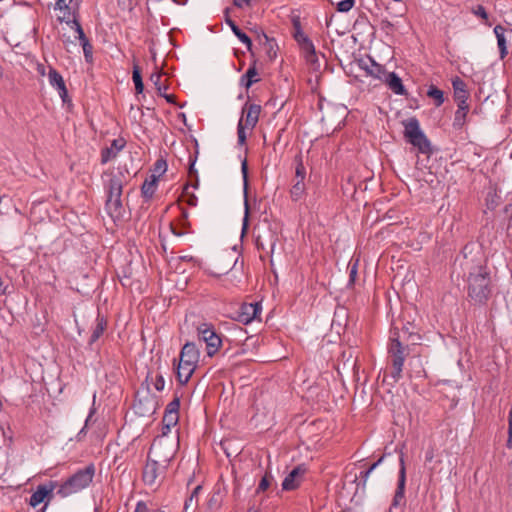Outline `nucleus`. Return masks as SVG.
Returning <instances> with one entry per match:
<instances>
[{
    "instance_id": "obj_1",
    "label": "nucleus",
    "mask_w": 512,
    "mask_h": 512,
    "mask_svg": "<svg viewBox=\"0 0 512 512\" xmlns=\"http://www.w3.org/2000/svg\"><path fill=\"white\" fill-rule=\"evenodd\" d=\"M174 458L173 451L161 442H153L142 471V481L147 486H159Z\"/></svg>"
},
{
    "instance_id": "obj_2",
    "label": "nucleus",
    "mask_w": 512,
    "mask_h": 512,
    "mask_svg": "<svg viewBox=\"0 0 512 512\" xmlns=\"http://www.w3.org/2000/svg\"><path fill=\"white\" fill-rule=\"evenodd\" d=\"M467 282V297L473 305L486 306L493 294L494 285L492 283L490 269H485L478 273H470L463 277Z\"/></svg>"
},
{
    "instance_id": "obj_3",
    "label": "nucleus",
    "mask_w": 512,
    "mask_h": 512,
    "mask_svg": "<svg viewBox=\"0 0 512 512\" xmlns=\"http://www.w3.org/2000/svg\"><path fill=\"white\" fill-rule=\"evenodd\" d=\"M454 267L455 269L457 267L460 268L462 277L489 268L481 246L474 241H470L464 245L460 254L455 258Z\"/></svg>"
},
{
    "instance_id": "obj_4",
    "label": "nucleus",
    "mask_w": 512,
    "mask_h": 512,
    "mask_svg": "<svg viewBox=\"0 0 512 512\" xmlns=\"http://www.w3.org/2000/svg\"><path fill=\"white\" fill-rule=\"evenodd\" d=\"M95 471L93 463H90L85 468L78 469L60 485L57 493L64 498L82 491L92 483Z\"/></svg>"
},
{
    "instance_id": "obj_5",
    "label": "nucleus",
    "mask_w": 512,
    "mask_h": 512,
    "mask_svg": "<svg viewBox=\"0 0 512 512\" xmlns=\"http://www.w3.org/2000/svg\"><path fill=\"white\" fill-rule=\"evenodd\" d=\"M408 350V345L404 346L400 340V333L396 330L391 331L388 354L392 366L389 377L392 379L393 383L398 382L402 377L403 365L408 356Z\"/></svg>"
},
{
    "instance_id": "obj_6",
    "label": "nucleus",
    "mask_w": 512,
    "mask_h": 512,
    "mask_svg": "<svg viewBox=\"0 0 512 512\" xmlns=\"http://www.w3.org/2000/svg\"><path fill=\"white\" fill-rule=\"evenodd\" d=\"M404 137L408 143L417 148L419 153L427 155L433 154V148L430 140L421 130L419 121L416 117H411L403 121Z\"/></svg>"
},
{
    "instance_id": "obj_7",
    "label": "nucleus",
    "mask_w": 512,
    "mask_h": 512,
    "mask_svg": "<svg viewBox=\"0 0 512 512\" xmlns=\"http://www.w3.org/2000/svg\"><path fill=\"white\" fill-rule=\"evenodd\" d=\"M403 447L395 448V451L399 453V475L398 482L395 494L393 496L391 505L389 507L388 512H393L395 509H400V512H403V508L406 504L405 498V485H406V465L404 460V452Z\"/></svg>"
},
{
    "instance_id": "obj_8",
    "label": "nucleus",
    "mask_w": 512,
    "mask_h": 512,
    "mask_svg": "<svg viewBox=\"0 0 512 512\" xmlns=\"http://www.w3.org/2000/svg\"><path fill=\"white\" fill-rule=\"evenodd\" d=\"M196 330L199 340L206 344L207 355L214 356L222 345L221 336L216 332L214 325L203 322L197 326Z\"/></svg>"
},
{
    "instance_id": "obj_9",
    "label": "nucleus",
    "mask_w": 512,
    "mask_h": 512,
    "mask_svg": "<svg viewBox=\"0 0 512 512\" xmlns=\"http://www.w3.org/2000/svg\"><path fill=\"white\" fill-rule=\"evenodd\" d=\"M57 487V482L53 480H49L44 484H40L34 490V508L44 503V506L38 510L37 512H45L49 502L53 499L54 494L53 491Z\"/></svg>"
},
{
    "instance_id": "obj_10",
    "label": "nucleus",
    "mask_w": 512,
    "mask_h": 512,
    "mask_svg": "<svg viewBox=\"0 0 512 512\" xmlns=\"http://www.w3.org/2000/svg\"><path fill=\"white\" fill-rule=\"evenodd\" d=\"M262 311L261 303H242L236 311L235 319L243 324H249L253 320L259 318Z\"/></svg>"
},
{
    "instance_id": "obj_11",
    "label": "nucleus",
    "mask_w": 512,
    "mask_h": 512,
    "mask_svg": "<svg viewBox=\"0 0 512 512\" xmlns=\"http://www.w3.org/2000/svg\"><path fill=\"white\" fill-rule=\"evenodd\" d=\"M241 173L243 177V193H244V217L242 223V233H246L249 227L250 204L248 200L249 178H248V163L245 158L241 162Z\"/></svg>"
},
{
    "instance_id": "obj_12",
    "label": "nucleus",
    "mask_w": 512,
    "mask_h": 512,
    "mask_svg": "<svg viewBox=\"0 0 512 512\" xmlns=\"http://www.w3.org/2000/svg\"><path fill=\"white\" fill-rule=\"evenodd\" d=\"M499 49L500 59L503 60L508 55V43L512 41V29H508L500 24L493 30Z\"/></svg>"
},
{
    "instance_id": "obj_13",
    "label": "nucleus",
    "mask_w": 512,
    "mask_h": 512,
    "mask_svg": "<svg viewBox=\"0 0 512 512\" xmlns=\"http://www.w3.org/2000/svg\"><path fill=\"white\" fill-rule=\"evenodd\" d=\"M358 67L365 71L367 76H370L374 79L380 80L385 76L386 68L385 66L378 64L373 58L368 57L367 60L365 59H358L357 60Z\"/></svg>"
},
{
    "instance_id": "obj_14",
    "label": "nucleus",
    "mask_w": 512,
    "mask_h": 512,
    "mask_svg": "<svg viewBox=\"0 0 512 512\" xmlns=\"http://www.w3.org/2000/svg\"><path fill=\"white\" fill-rule=\"evenodd\" d=\"M261 106L259 104L246 102L242 108L241 117H243L244 126L247 129H254L259 121L261 113Z\"/></svg>"
},
{
    "instance_id": "obj_15",
    "label": "nucleus",
    "mask_w": 512,
    "mask_h": 512,
    "mask_svg": "<svg viewBox=\"0 0 512 512\" xmlns=\"http://www.w3.org/2000/svg\"><path fill=\"white\" fill-rule=\"evenodd\" d=\"M122 195L107 196L105 202V210L107 214L113 219L114 222L122 220L124 216V207L122 204Z\"/></svg>"
},
{
    "instance_id": "obj_16",
    "label": "nucleus",
    "mask_w": 512,
    "mask_h": 512,
    "mask_svg": "<svg viewBox=\"0 0 512 512\" xmlns=\"http://www.w3.org/2000/svg\"><path fill=\"white\" fill-rule=\"evenodd\" d=\"M200 359V351L194 342H186L180 352L179 362L197 367Z\"/></svg>"
},
{
    "instance_id": "obj_17",
    "label": "nucleus",
    "mask_w": 512,
    "mask_h": 512,
    "mask_svg": "<svg viewBox=\"0 0 512 512\" xmlns=\"http://www.w3.org/2000/svg\"><path fill=\"white\" fill-rule=\"evenodd\" d=\"M126 146V140L122 137L112 140L110 147H105L101 150V164H106L112 159H115L120 151Z\"/></svg>"
},
{
    "instance_id": "obj_18",
    "label": "nucleus",
    "mask_w": 512,
    "mask_h": 512,
    "mask_svg": "<svg viewBox=\"0 0 512 512\" xmlns=\"http://www.w3.org/2000/svg\"><path fill=\"white\" fill-rule=\"evenodd\" d=\"M306 469L302 466H297L290 471L282 482V489L285 491H292L300 486L302 477Z\"/></svg>"
},
{
    "instance_id": "obj_19",
    "label": "nucleus",
    "mask_w": 512,
    "mask_h": 512,
    "mask_svg": "<svg viewBox=\"0 0 512 512\" xmlns=\"http://www.w3.org/2000/svg\"><path fill=\"white\" fill-rule=\"evenodd\" d=\"M388 88L396 95L406 96L408 94L405 86L403 85L402 79L395 72L386 71L385 76L381 79Z\"/></svg>"
},
{
    "instance_id": "obj_20",
    "label": "nucleus",
    "mask_w": 512,
    "mask_h": 512,
    "mask_svg": "<svg viewBox=\"0 0 512 512\" xmlns=\"http://www.w3.org/2000/svg\"><path fill=\"white\" fill-rule=\"evenodd\" d=\"M277 240H278V238H277L276 234L273 231L268 230L265 233V235H261V234L257 235V237L255 239V245H256L257 250H259V251H266L267 245H268L270 248V252L273 253Z\"/></svg>"
},
{
    "instance_id": "obj_21",
    "label": "nucleus",
    "mask_w": 512,
    "mask_h": 512,
    "mask_svg": "<svg viewBox=\"0 0 512 512\" xmlns=\"http://www.w3.org/2000/svg\"><path fill=\"white\" fill-rule=\"evenodd\" d=\"M107 329V319L104 315L98 312L95 326L93 327L92 334L88 340V346L92 349L95 342L104 334Z\"/></svg>"
},
{
    "instance_id": "obj_22",
    "label": "nucleus",
    "mask_w": 512,
    "mask_h": 512,
    "mask_svg": "<svg viewBox=\"0 0 512 512\" xmlns=\"http://www.w3.org/2000/svg\"><path fill=\"white\" fill-rule=\"evenodd\" d=\"M105 174L109 176L108 181L104 184L106 196L122 195L123 187L126 183L122 182L121 178H117L111 173Z\"/></svg>"
},
{
    "instance_id": "obj_23",
    "label": "nucleus",
    "mask_w": 512,
    "mask_h": 512,
    "mask_svg": "<svg viewBox=\"0 0 512 512\" xmlns=\"http://www.w3.org/2000/svg\"><path fill=\"white\" fill-rule=\"evenodd\" d=\"M401 334L400 338L402 337L405 341L411 342V344H416L421 339L416 325L409 321L403 324Z\"/></svg>"
},
{
    "instance_id": "obj_24",
    "label": "nucleus",
    "mask_w": 512,
    "mask_h": 512,
    "mask_svg": "<svg viewBox=\"0 0 512 512\" xmlns=\"http://www.w3.org/2000/svg\"><path fill=\"white\" fill-rule=\"evenodd\" d=\"M196 368L197 367H194L192 365L185 364V363H182V362H178V365L176 367V378H177V381L181 385L187 384L188 381L190 380L191 376L193 375V373H194Z\"/></svg>"
},
{
    "instance_id": "obj_25",
    "label": "nucleus",
    "mask_w": 512,
    "mask_h": 512,
    "mask_svg": "<svg viewBox=\"0 0 512 512\" xmlns=\"http://www.w3.org/2000/svg\"><path fill=\"white\" fill-rule=\"evenodd\" d=\"M258 76V71L256 69V61L254 60L247 71L240 78V85L245 89H249L254 83L260 81Z\"/></svg>"
},
{
    "instance_id": "obj_26",
    "label": "nucleus",
    "mask_w": 512,
    "mask_h": 512,
    "mask_svg": "<svg viewBox=\"0 0 512 512\" xmlns=\"http://www.w3.org/2000/svg\"><path fill=\"white\" fill-rule=\"evenodd\" d=\"M158 176L152 174L149 178L145 179L141 186V195L146 200L149 201L155 194L157 188Z\"/></svg>"
},
{
    "instance_id": "obj_27",
    "label": "nucleus",
    "mask_w": 512,
    "mask_h": 512,
    "mask_svg": "<svg viewBox=\"0 0 512 512\" xmlns=\"http://www.w3.org/2000/svg\"><path fill=\"white\" fill-rule=\"evenodd\" d=\"M451 82L453 87L454 100L460 98H469L470 94L463 79H461L459 76H455L452 78Z\"/></svg>"
},
{
    "instance_id": "obj_28",
    "label": "nucleus",
    "mask_w": 512,
    "mask_h": 512,
    "mask_svg": "<svg viewBox=\"0 0 512 512\" xmlns=\"http://www.w3.org/2000/svg\"><path fill=\"white\" fill-rule=\"evenodd\" d=\"M306 195L305 180L293 179L290 188V198L293 202H298Z\"/></svg>"
},
{
    "instance_id": "obj_29",
    "label": "nucleus",
    "mask_w": 512,
    "mask_h": 512,
    "mask_svg": "<svg viewBox=\"0 0 512 512\" xmlns=\"http://www.w3.org/2000/svg\"><path fill=\"white\" fill-rule=\"evenodd\" d=\"M195 145H196V150H195L194 155L189 154V167H188V176L190 178H194V180H195L193 183H190L192 185V188H194V189L198 188V185H199L198 172L195 169V163L197 161V157L199 154L198 142L196 140H195Z\"/></svg>"
},
{
    "instance_id": "obj_30",
    "label": "nucleus",
    "mask_w": 512,
    "mask_h": 512,
    "mask_svg": "<svg viewBox=\"0 0 512 512\" xmlns=\"http://www.w3.org/2000/svg\"><path fill=\"white\" fill-rule=\"evenodd\" d=\"M228 26L231 28L233 34L239 39V41H241L247 47L251 55L254 56V53L252 51L251 38L239 28L236 22H228Z\"/></svg>"
},
{
    "instance_id": "obj_31",
    "label": "nucleus",
    "mask_w": 512,
    "mask_h": 512,
    "mask_svg": "<svg viewBox=\"0 0 512 512\" xmlns=\"http://www.w3.org/2000/svg\"><path fill=\"white\" fill-rule=\"evenodd\" d=\"M293 38L299 45L303 54L304 53H311V54L313 53V49H315V46H314L312 40L305 33L294 36Z\"/></svg>"
},
{
    "instance_id": "obj_32",
    "label": "nucleus",
    "mask_w": 512,
    "mask_h": 512,
    "mask_svg": "<svg viewBox=\"0 0 512 512\" xmlns=\"http://www.w3.org/2000/svg\"><path fill=\"white\" fill-rule=\"evenodd\" d=\"M293 38L299 45L303 54L304 53H311V54L313 53V49H315V46H314L312 40L305 33L294 36Z\"/></svg>"
},
{
    "instance_id": "obj_33",
    "label": "nucleus",
    "mask_w": 512,
    "mask_h": 512,
    "mask_svg": "<svg viewBox=\"0 0 512 512\" xmlns=\"http://www.w3.org/2000/svg\"><path fill=\"white\" fill-rule=\"evenodd\" d=\"M471 12L474 16L480 18L484 25L489 26V27L492 26L490 16H489L488 12L486 11V8L483 5L478 4L474 7H472Z\"/></svg>"
},
{
    "instance_id": "obj_34",
    "label": "nucleus",
    "mask_w": 512,
    "mask_h": 512,
    "mask_svg": "<svg viewBox=\"0 0 512 512\" xmlns=\"http://www.w3.org/2000/svg\"><path fill=\"white\" fill-rule=\"evenodd\" d=\"M295 163V175L293 179L305 180L306 178V167L303 163L302 154L299 153L294 157Z\"/></svg>"
},
{
    "instance_id": "obj_35",
    "label": "nucleus",
    "mask_w": 512,
    "mask_h": 512,
    "mask_svg": "<svg viewBox=\"0 0 512 512\" xmlns=\"http://www.w3.org/2000/svg\"><path fill=\"white\" fill-rule=\"evenodd\" d=\"M427 96L434 99L435 105L437 107L441 106L445 101L444 92L442 90H440L438 87H436L435 85L429 86V88L427 90Z\"/></svg>"
},
{
    "instance_id": "obj_36",
    "label": "nucleus",
    "mask_w": 512,
    "mask_h": 512,
    "mask_svg": "<svg viewBox=\"0 0 512 512\" xmlns=\"http://www.w3.org/2000/svg\"><path fill=\"white\" fill-rule=\"evenodd\" d=\"M62 15H58L57 19L60 22H65L68 26L72 25V21L78 20V12L72 10V8H67L64 11H61Z\"/></svg>"
},
{
    "instance_id": "obj_37",
    "label": "nucleus",
    "mask_w": 512,
    "mask_h": 512,
    "mask_svg": "<svg viewBox=\"0 0 512 512\" xmlns=\"http://www.w3.org/2000/svg\"><path fill=\"white\" fill-rule=\"evenodd\" d=\"M149 381H151L157 391H162L165 387V380L161 373L156 374L155 378H153L152 373L148 372L145 378V383H148Z\"/></svg>"
},
{
    "instance_id": "obj_38",
    "label": "nucleus",
    "mask_w": 512,
    "mask_h": 512,
    "mask_svg": "<svg viewBox=\"0 0 512 512\" xmlns=\"http://www.w3.org/2000/svg\"><path fill=\"white\" fill-rule=\"evenodd\" d=\"M467 114H468V111H461V110L455 111L453 124H452L454 129L461 130L464 127V125L466 124Z\"/></svg>"
},
{
    "instance_id": "obj_39",
    "label": "nucleus",
    "mask_w": 512,
    "mask_h": 512,
    "mask_svg": "<svg viewBox=\"0 0 512 512\" xmlns=\"http://www.w3.org/2000/svg\"><path fill=\"white\" fill-rule=\"evenodd\" d=\"M304 58H305V61L306 63L310 66V68L317 72L320 70V62H319V58H318V55L316 53V49H313V53H304Z\"/></svg>"
},
{
    "instance_id": "obj_40",
    "label": "nucleus",
    "mask_w": 512,
    "mask_h": 512,
    "mask_svg": "<svg viewBox=\"0 0 512 512\" xmlns=\"http://www.w3.org/2000/svg\"><path fill=\"white\" fill-rule=\"evenodd\" d=\"M49 82L52 86L56 87V89L65 85L62 75L54 68L50 67L49 70Z\"/></svg>"
},
{
    "instance_id": "obj_41",
    "label": "nucleus",
    "mask_w": 512,
    "mask_h": 512,
    "mask_svg": "<svg viewBox=\"0 0 512 512\" xmlns=\"http://www.w3.org/2000/svg\"><path fill=\"white\" fill-rule=\"evenodd\" d=\"M110 173L113 174L117 178H121V181L126 183V184L131 179V173H130V170H129L127 164L119 165L117 167V171L116 172L112 171Z\"/></svg>"
},
{
    "instance_id": "obj_42",
    "label": "nucleus",
    "mask_w": 512,
    "mask_h": 512,
    "mask_svg": "<svg viewBox=\"0 0 512 512\" xmlns=\"http://www.w3.org/2000/svg\"><path fill=\"white\" fill-rule=\"evenodd\" d=\"M262 34L264 39L263 45L266 47V53L268 57L272 60L277 55L276 50L274 49V46L276 45L275 40L273 38H269L265 32H262Z\"/></svg>"
},
{
    "instance_id": "obj_43",
    "label": "nucleus",
    "mask_w": 512,
    "mask_h": 512,
    "mask_svg": "<svg viewBox=\"0 0 512 512\" xmlns=\"http://www.w3.org/2000/svg\"><path fill=\"white\" fill-rule=\"evenodd\" d=\"M358 265H359V259H356L354 262L350 261L348 264V269H349L348 287H352L356 282V278L358 275Z\"/></svg>"
},
{
    "instance_id": "obj_44",
    "label": "nucleus",
    "mask_w": 512,
    "mask_h": 512,
    "mask_svg": "<svg viewBox=\"0 0 512 512\" xmlns=\"http://www.w3.org/2000/svg\"><path fill=\"white\" fill-rule=\"evenodd\" d=\"M192 187L190 183H186L183 189V197L185 198V202L190 207H195L197 205L198 199L195 194L189 192V188Z\"/></svg>"
},
{
    "instance_id": "obj_45",
    "label": "nucleus",
    "mask_w": 512,
    "mask_h": 512,
    "mask_svg": "<svg viewBox=\"0 0 512 512\" xmlns=\"http://www.w3.org/2000/svg\"><path fill=\"white\" fill-rule=\"evenodd\" d=\"M80 44L83 48V53H84L86 62H91L92 58H93V46L90 43L89 39L88 38L82 39L80 41Z\"/></svg>"
},
{
    "instance_id": "obj_46",
    "label": "nucleus",
    "mask_w": 512,
    "mask_h": 512,
    "mask_svg": "<svg viewBox=\"0 0 512 512\" xmlns=\"http://www.w3.org/2000/svg\"><path fill=\"white\" fill-rule=\"evenodd\" d=\"M161 78H162L161 72H154L150 76V80L155 85L159 95H161V93H164L168 89V87L166 85H162L160 83Z\"/></svg>"
},
{
    "instance_id": "obj_47",
    "label": "nucleus",
    "mask_w": 512,
    "mask_h": 512,
    "mask_svg": "<svg viewBox=\"0 0 512 512\" xmlns=\"http://www.w3.org/2000/svg\"><path fill=\"white\" fill-rule=\"evenodd\" d=\"M153 174L158 176V178L163 175L167 171V162L163 158L156 160L153 165Z\"/></svg>"
},
{
    "instance_id": "obj_48",
    "label": "nucleus",
    "mask_w": 512,
    "mask_h": 512,
    "mask_svg": "<svg viewBox=\"0 0 512 512\" xmlns=\"http://www.w3.org/2000/svg\"><path fill=\"white\" fill-rule=\"evenodd\" d=\"M245 129L247 128L244 126L243 117H240L237 125V136L239 145H244L246 143L247 135Z\"/></svg>"
},
{
    "instance_id": "obj_49",
    "label": "nucleus",
    "mask_w": 512,
    "mask_h": 512,
    "mask_svg": "<svg viewBox=\"0 0 512 512\" xmlns=\"http://www.w3.org/2000/svg\"><path fill=\"white\" fill-rule=\"evenodd\" d=\"M180 408V397L175 395L174 399L168 403L165 408V412L179 415Z\"/></svg>"
},
{
    "instance_id": "obj_50",
    "label": "nucleus",
    "mask_w": 512,
    "mask_h": 512,
    "mask_svg": "<svg viewBox=\"0 0 512 512\" xmlns=\"http://www.w3.org/2000/svg\"><path fill=\"white\" fill-rule=\"evenodd\" d=\"M371 473L372 472L369 471V469H366L365 471H361L360 472L359 477L357 475H355V478L353 480L354 482H356L358 479H360V481L357 484L358 488L360 487L363 491L365 490L367 480H368V478H369Z\"/></svg>"
},
{
    "instance_id": "obj_51",
    "label": "nucleus",
    "mask_w": 512,
    "mask_h": 512,
    "mask_svg": "<svg viewBox=\"0 0 512 512\" xmlns=\"http://www.w3.org/2000/svg\"><path fill=\"white\" fill-rule=\"evenodd\" d=\"M272 480H273V477H272L270 474L266 473V474L261 478V480H260V482H259V485H258V487H257L256 492H257V493H260V492H264V491H266V490L269 488V486L271 485V481H272Z\"/></svg>"
},
{
    "instance_id": "obj_52",
    "label": "nucleus",
    "mask_w": 512,
    "mask_h": 512,
    "mask_svg": "<svg viewBox=\"0 0 512 512\" xmlns=\"http://www.w3.org/2000/svg\"><path fill=\"white\" fill-rule=\"evenodd\" d=\"M355 5V0H342L337 3L336 10L341 13L349 12Z\"/></svg>"
},
{
    "instance_id": "obj_53",
    "label": "nucleus",
    "mask_w": 512,
    "mask_h": 512,
    "mask_svg": "<svg viewBox=\"0 0 512 512\" xmlns=\"http://www.w3.org/2000/svg\"><path fill=\"white\" fill-rule=\"evenodd\" d=\"M178 421H179V415L164 412L162 424H166V426L170 425V426L174 427L177 425Z\"/></svg>"
},
{
    "instance_id": "obj_54",
    "label": "nucleus",
    "mask_w": 512,
    "mask_h": 512,
    "mask_svg": "<svg viewBox=\"0 0 512 512\" xmlns=\"http://www.w3.org/2000/svg\"><path fill=\"white\" fill-rule=\"evenodd\" d=\"M188 217H189L188 211L186 209L182 208L181 209V216H180V219H179V225L183 229L192 230L191 223H190Z\"/></svg>"
},
{
    "instance_id": "obj_55",
    "label": "nucleus",
    "mask_w": 512,
    "mask_h": 512,
    "mask_svg": "<svg viewBox=\"0 0 512 512\" xmlns=\"http://www.w3.org/2000/svg\"><path fill=\"white\" fill-rule=\"evenodd\" d=\"M291 22L293 26V37L304 33L302 30L301 19L299 15H293L291 17Z\"/></svg>"
},
{
    "instance_id": "obj_56",
    "label": "nucleus",
    "mask_w": 512,
    "mask_h": 512,
    "mask_svg": "<svg viewBox=\"0 0 512 512\" xmlns=\"http://www.w3.org/2000/svg\"><path fill=\"white\" fill-rule=\"evenodd\" d=\"M221 502V491L220 488L214 491L213 495L208 501L209 508H218Z\"/></svg>"
},
{
    "instance_id": "obj_57",
    "label": "nucleus",
    "mask_w": 512,
    "mask_h": 512,
    "mask_svg": "<svg viewBox=\"0 0 512 512\" xmlns=\"http://www.w3.org/2000/svg\"><path fill=\"white\" fill-rule=\"evenodd\" d=\"M69 27L77 33V35H78L77 38L79 39V41L87 38V36L85 35V32L79 22V19L77 21H72V25H70Z\"/></svg>"
},
{
    "instance_id": "obj_58",
    "label": "nucleus",
    "mask_w": 512,
    "mask_h": 512,
    "mask_svg": "<svg viewBox=\"0 0 512 512\" xmlns=\"http://www.w3.org/2000/svg\"><path fill=\"white\" fill-rule=\"evenodd\" d=\"M11 283L7 278H2L0 276V295H6L10 293Z\"/></svg>"
},
{
    "instance_id": "obj_59",
    "label": "nucleus",
    "mask_w": 512,
    "mask_h": 512,
    "mask_svg": "<svg viewBox=\"0 0 512 512\" xmlns=\"http://www.w3.org/2000/svg\"><path fill=\"white\" fill-rule=\"evenodd\" d=\"M132 80L134 83L143 82L141 68L136 63L133 65Z\"/></svg>"
},
{
    "instance_id": "obj_60",
    "label": "nucleus",
    "mask_w": 512,
    "mask_h": 512,
    "mask_svg": "<svg viewBox=\"0 0 512 512\" xmlns=\"http://www.w3.org/2000/svg\"><path fill=\"white\" fill-rule=\"evenodd\" d=\"M170 229H171L172 234L177 237H181L185 234H189V233L193 232V230L183 229L181 226H180V228H177L173 224L170 225Z\"/></svg>"
},
{
    "instance_id": "obj_61",
    "label": "nucleus",
    "mask_w": 512,
    "mask_h": 512,
    "mask_svg": "<svg viewBox=\"0 0 512 512\" xmlns=\"http://www.w3.org/2000/svg\"><path fill=\"white\" fill-rule=\"evenodd\" d=\"M72 0H55V6H54V9L55 10H59V11H64L65 9L67 8H70V2Z\"/></svg>"
},
{
    "instance_id": "obj_62",
    "label": "nucleus",
    "mask_w": 512,
    "mask_h": 512,
    "mask_svg": "<svg viewBox=\"0 0 512 512\" xmlns=\"http://www.w3.org/2000/svg\"><path fill=\"white\" fill-rule=\"evenodd\" d=\"M467 100L468 98L455 99V102L457 103V110L469 112V104Z\"/></svg>"
},
{
    "instance_id": "obj_63",
    "label": "nucleus",
    "mask_w": 512,
    "mask_h": 512,
    "mask_svg": "<svg viewBox=\"0 0 512 512\" xmlns=\"http://www.w3.org/2000/svg\"><path fill=\"white\" fill-rule=\"evenodd\" d=\"M57 90H58L59 96L61 97L63 103L70 102V98L68 96V90L66 88V85L61 86Z\"/></svg>"
},
{
    "instance_id": "obj_64",
    "label": "nucleus",
    "mask_w": 512,
    "mask_h": 512,
    "mask_svg": "<svg viewBox=\"0 0 512 512\" xmlns=\"http://www.w3.org/2000/svg\"><path fill=\"white\" fill-rule=\"evenodd\" d=\"M134 512H151L144 501H138Z\"/></svg>"
}]
</instances>
